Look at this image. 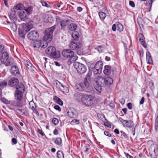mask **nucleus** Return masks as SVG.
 I'll use <instances>...</instances> for the list:
<instances>
[{
    "instance_id": "f257e3e1",
    "label": "nucleus",
    "mask_w": 158,
    "mask_h": 158,
    "mask_svg": "<svg viewBox=\"0 0 158 158\" xmlns=\"http://www.w3.org/2000/svg\"><path fill=\"white\" fill-rule=\"evenodd\" d=\"M61 54L64 57L69 58L68 63H72L77 59V56L74 54V52L69 49L64 50Z\"/></svg>"
},
{
    "instance_id": "f03ea898",
    "label": "nucleus",
    "mask_w": 158,
    "mask_h": 158,
    "mask_svg": "<svg viewBox=\"0 0 158 158\" xmlns=\"http://www.w3.org/2000/svg\"><path fill=\"white\" fill-rule=\"evenodd\" d=\"M103 68V63L101 61L97 62L94 65L93 64L89 67V70L93 71L94 74H97L101 73Z\"/></svg>"
},
{
    "instance_id": "7ed1b4c3",
    "label": "nucleus",
    "mask_w": 158,
    "mask_h": 158,
    "mask_svg": "<svg viewBox=\"0 0 158 158\" xmlns=\"http://www.w3.org/2000/svg\"><path fill=\"white\" fill-rule=\"evenodd\" d=\"M95 101L94 97L91 95H85L82 98V103L87 106H93Z\"/></svg>"
},
{
    "instance_id": "20e7f679",
    "label": "nucleus",
    "mask_w": 158,
    "mask_h": 158,
    "mask_svg": "<svg viewBox=\"0 0 158 158\" xmlns=\"http://www.w3.org/2000/svg\"><path fill=\"white\" fill-rule=\"evenodd\" d=\"M17 89L15 96L16 99L20 100L22 98V93L24 90V87L23 85L21 83H19L16 87Z\"/></svg>"
},
{
    "instance_id": "39448f33",
    "label": "nucleus",
    "mask_w": 158,
    "mask_h": 158,
    "mask_svg": "<svg viewBox=\"0 0 158 158\" xmlns=\"http://www.w3.org/2000/svg\"><path fill=\"white\" fill-rule=\"evenodd\" d=\"M91 75V72H89L87 74L86 77L84 79L83 82L78 84L82 88H87L89 87L91 84L92 81L90 76Z\"/></svg>"
},
{
    "instance_id": "423d86ee",
    "label": "nucleus",
    "mask_w": 158,
    "mask_h": 158,
    "mask_svg": "<svg viewBox=\"0 0 158 158\" xmlns=\"http://www.w3.org/2000/svg\"><path fill=\"white\" fill-rule=\"evenodd\" d=\"M74 66L78 73L80 74H84L87 70V68L85 65L81 63H75Z\"/></svg>"
},
{
    "instance_id": "0eeeda50",
    "label": "nucleus",
    "mask_w": 158,
    "mask_h": 158,
    "mask_svg": "<svg viewBox=\"0 0 158 158\" xmlns=\"http://www.w3.org/2000/svg\"><path fill=\"white\" fill-rule=\"evenodd\" d=\"M44 43H42L41 40H37L33 41L31 42V46L34 48H39L40 47L43 48H45L47 46V43L44 44Z\"/></svg>"
},
{
    "instance_id": "6e6552de",
    "label": "nucleus",
    "mask_w": 158,
    "mask_h": 158,
    "mask_svg": "<svg viewBox=\"0 0 158 158\" xmlns=\"http://www.w3.org/2000/svg\"><path fill=\"white\" fill-rule=\"evenodd\" d=\"M1 57V63H2L6 64L5 65L8 66L11 64V63L8 61V55L7 52H4L2 55Z\"/></svg>"
},
{
    "instance_id": "1a4fd4ad",
    "label": "nucleus",
    "mask_w": 158,
    "mask_h": 158,
    "mask_svg": "<svg viewBox=\"0 0 158 158\" xmlns=\"http://www.w3.org/2000/svg\"><path fill=\"white\" fill-rule=\"evenodd\" d=\"M82 44L80 42L75 41H71L69 44L70 48L73 50L78 49L82 47Z\"/></svg>"
},
{
    "instance_id": "9d476101",
    "label": "nucleus",
    "mask_w": 158,
    "mask_h": 158,
    "mask_svg": "<svg viewBox=\"0 0 158 158\" xmlns=\"http://www.w3.org/2000/svg\"><path fill=\"white\" fill-rule=\"evenodd\" d=\"M27 36L29 40H33L38 38L39 34L37 31H32L27 34Z\"/></svg>"
},
{
    "instance_id": "9b49d317",
    "label": "nucleus",
    "mask_w": 158,
    "mask_h": 158,
    "mask_svg": "<svg viewBox=\"0 0 158 158\" xmlns=\"http://www.w3.org/2000/svg\"><path fill=\"white\" fill-rule=\"evenodd\" d=\"M119 120L124 126L131 128L133 126V123L131 121H127V120H123L121 118H119Z\"/></svg>"
},
{
    "instance_id": "f8f14e48",
    "label": "nucleus",
    "mask_w": 158,
    "mask_h": 158,
    "mask_svg": "<svg viewBox=\"0 0 158 158\" xmlns=\"http://www.w3.org/2000/svg\"><path fill=\"white\" fill-rule=\"evenodd\" d=\"M56 84L57 85H58V86H57V88H59L64 94L67 93L69 92V90L67 87L64 86L58 81Z\"/></svg>"
},
{
    "instance_id": "ddd939ff",
    "label": "nucleus",
    "mask_w": 158,
    "mask_h": 158,
    "mask_svg": "<svg viewBox=\"0 0 158 158\" xmlns=\"http://www.w3.org/2000/svg\"><path fill=\"white\" fill-rule=\"evenodd\" d=\"M23 30V31L27 32L32 29L33 27V25L31 23H23L22 25Z\"/></svg>"
},
{
    "instance_id": "4468645a",
    "label": "nucleus",
    "mask_w": 158,
    "mask_h": 158,
    "mask_svg": "<svg viewBox=\"0 0 158 158\" xmlns=\"http://www.w3.org/2000/svg\"><path fill=\"white\" fill-rule=\"evenodd\" d=\"M146 59L147 63L149 64H153V60L150 53L148 51L146 52Z\"/></svg>"
},
{
    "instance_id": "2eb2a0df",
    "label": "nucleus",
    "mask_w": 158,
    "mask_h": 158,
    "mask_svg": "<svg viewBox=\"0 0 158 158\" xmlns=\"http://www.w3.org/2000/svg\"><path fill=\"white\" fill-rule=\"evenodd\" d=\"M9 28L12 31L14 32L16 31L17 29V26L16 25L15 23L13 20L11 22H9L8 24Z\"/></svg>"
},
{
    "instance_id": "dca6fc26",
    "label": "nucleus",
    "mask_w": 158,
    "mask_h": 158,
    "mask_svg": "<svg viewBox=\"0 0 158 158\" xmlns=\"http://www.w3.org/2000/svg\"><path fill=\"white\" fill-rule=\"evenodd\" d=\"M68 116L71 118L75 117L77 114V111L74 108H71L67 112Z\"/></svg>"
},
{
    "instance_id": "f3484780",
    "label": "nucleus",
    "mask_w": 158,
    "mask_h": 158,
    "mask_svg": "<svg viewBox=\"0 0 158 158\" xmlns=\"http://www.w3.org/2000/svg\"><path fill=\"white\" fill-rule=\"evenodd\" d=\"M156 147V145L154 144L149 145L148 149L150 154L152 156V155H155L156 154L155 152Z\"/></svg>"
},
{
    "instance_id": "a211bd4d",
    "label": "nucleus",
    "mask_w": 158,
    "mask_h": 158,
    "mask_svg": "<svg viewBox=\"0 0 158 158\" xmlns=\"http://www.w3.org/2000/svg\"><path fill=\"white\" fill-rule=\"evenodd\" d=\"M113 82V80L110 77H107L106 78L103 77V84L108 85H111Z\"/></svg>"
},
{
    "instance_id": "6ab92c4d",
    "label": "nucleus",
    "mask_w": 158,
    "mask_h": 158,
    "mask_svg": "<svg viewBox=\"0 0 158 158\" xmlns=\"http://www.w3.org/2000/svg\"><path fill=\"white\" fill-rule=\"evenodd\" d=\"M56 48L53 46L48 47L45 50V53L48 55L51 56L52 54L54 52Z\"/></svg>"
},
{
    "instance_id": "aec40b11",
    "label": "nucleus",
    "mask_w": 158,
    "mask_h": 158,
    "mask_svg": "<svg viewBox=\"0 0 158 158\" xmlns=\"http://www.w3.org/2000/svg\"><path fill=\"white\" fill-rule=\"evenodd\" d=\"M19 83V80L16 78L12 77L9 81V85L11 86L16 85Z\"/></svg>"
},
{
    "instance_id": "412c9836",
    "label": "nucleus",
    "mask_w": 158,
    "mask_h": 158,
    "mask_svg": "<svg viewBox=\"0 0 158 158\" xmlns=\"http://www.w3.org/2000/svg\"><path fill=\"white\" fill-rule=\"evenodd\" d=\"M10 73L13 75L17 76L19 74L18 67L15 66L12 67L10 69Z\"/></svg>"
},
{
    "instance_id": "4be33fe9",
    "label": "nucleus",
    "mask_w": 158,
    "mask_h": 158,
    "mask_svg": "<svg viewBox=\"0 0 158 158\" xmlns=\"http://www.w3.org/2000/svg\"><path fill=\"white\" fill-rule=\"evenodd\" d=\"M84 96L82 93H77L74 94V97L75 99L77 102H80L81 101L82 102V98Z\"/></svg>"
},
{
    "instance_id": "5701e85b",
    "label": "nucleus",
    "mask_w": 158,
    "mask_h": 158,
    "mask_svg": "<svg viewBox=\"0 0 158 158\" xmlns=\"http://www.w3.org/2000/svg\"><path fill=\"white\" fill-rule=\"evenodd\" d=\"M19 16L23 21H25L28 19L27 15L25 11H21L19 14Z\"/></svg>"
},
{
    "instance_id": "b1692460",
    "label": "nucleus",
    "mask_w": 158,
    "mask_h": 158,
    "mask_svg": "<svg viewBox=\"0 0 158 158\" xmlns=\"http://www.w3.org/2000/svg\"><path fill=\"white\" fill-rule=\"evenodd\" d=\"M52 35H49L46 34V35L44 36L43 38L44 41H46L45 42V44L48 42H50L52 39Z\"/></svg>"
},
{
    "instance_id": "393cba45",
    "label": "nucleus",
    "mask_w": 158,
    "mask_h": 158,
    "mask_svg": "<svg viewBox=\"0 0 158 158\" xmlns=\"http://www.w3.org/2000/svg\"><path fill=\"white\" fill-rule=\"evenodd\" d=\"M103 77L101 76H98L95 77L94 81L97 84H103Z\"/></svg>"
},
{
    "instance_id": "a878e982",
    "label": "nucleus",
    "mask_w": 158,
    "mask_h": 158,
    "mask_svg": "<svg viewBox=\"0 0 158 158\" xmlns=\"http://www.w3.org/2000/svg\"><path fill=\"white\" fill-rule=\"evenodd\" d=\"M111 67L109 65H106L104 67V73L106 75H109L110 73Z\"/></svg>"
},
{
    "instance_id": "bb28decb",
    "label": "nucleus",
    "mask_w": 158,
    "mask_h": 158,
    "mask_svg": "<svg viewBox=\"0 0 158 158\" xmlns=\"http://www.w3.org/2000/svg\"><path fill=\"white\" fill-rule=\"evenodd\" d=\"M56 26L54 25L51 27L45 30L46 34L52 35V34Z\"/></svg>"
},
{
    "instance_id": "cd10ccee",
    "label": "nucleus",
    "mask_w": 158,
    "mask_h": 158,
    "mask_svg": "<svg viewBox=\"0 0 158 158\" xmlns=\"http://www.w3.org/2000/svg\"><path fill=\"white\" fill-rule=\"evenodd\" d=\"M60 56V52L58 51H56V49L54 52H53L51 56L54 59H58L59 58Z\"/></svg>"
},
{
    "instance_id": "c85d7f7f",
    "label": "nucleus",
    "mask_w": 158,
    "mask_h": 158,
    "mask_svg": "<svg viewBox=\"0 0 158 158\" xmlns=\"http://www.w3.org/2000/svg\"><path fill=\"white\" fill-rule=\"evenodd\" d=\"M77 26L74 23H71L69 26V30L71 31H75L77 29Z\"/></svg>"
},
{
    "instance_id": "c756f323",
    "label": "nucleus",
    "mask_w": 158,
    "mask_h": 158,
    "mask_svg": "<svg viewBox=\"0 0 158 158\" xmlns=\"http://www.w3.org/2000/svg\"><path fill=\"white\" fill-rule=\"evenodd\" d=\"M54 101L60 105L62 106L63 104L62 101L57 96H54L53 98Z\"/></svg>"
},
{
    "instance_id": "7c9ffc66",
    "label": "nucleus",
    "mask_w": 158,
    "mask_h": 158,
    "mask_svg": "<svg viewBox=\"0 0 158 158\" xmlns=\"http://www.w3.org/2000/svg\"><path fill=\"white\" fill-rule=\"evenodd\" d=\"M24 7L23 5L22 4L19 3L14 7V10H23Z\"/></svg>"
},
{
    "instance_id": "2f4dec72",
    "label": "nucleus",
    "mask_w": 158,
    "mask_h": 158,
    "mask_svg": "<svg viewBox=\"0 0 158 158\" xmlns=\"http://www.w3.org/2000/svg\"><path fill=\"white\" fill-rule=\"evenodd\" d=\"M72 36L74 40H77L78 39L79 35L77 32L74 31L72 34Z\"/></svg>"
},
{
    "instance_id": "473e14b6",
    "label": "nucleus",
    "mask_w": 158,
    "mask_h": 158,
    "mask_svg": "<svg viewBox=\"0 0 158 158\" xmlns=\"http://www.w3.org/2000/svg\"><path fill=\"white\" fill-rule=\"evenodd\" d=\"M98 14L99 17L101 20H103L106 16V14L102 12H99Z\"/></svg>"
},
{
    "instance_id": "72a5a7b5",
    "label": "nucleus",
    "mask_w": 158,
    "mask_h": 158,
    "mask_svg": "<svg viewBox=\"0 0 158 158\" xmlns=\"http://www.w3.org/2000/svg\"><path fill=\"white\" fill-rule=\"evenodd\" d=\"M15 10H14V8L11 10L10 15L9 16L10 18L11 19H15V15L16 13Z\"/></svg>"
},
{
    "instance_id": "f704fd0d",
    "label": "nucleus",
    "mask_w": 158,
    "mask_h": 158,
    "mask_svg": "<svg viewBox=\"0 0 158 158\" xmlns=\"http://www.w3.org/2000/svg\"><path fill=\"white\" fill-rule=\"evenodd\" d=\"M29 105L30 107L32 110H34L35 109L36 106L35 104L33 101H31L29 102Z\"/></svg>"
},
{
    "instance_id": "c9c22d12",
    "label": "nucleus",
    "mask_w": 158,
    "mask_h": 158,
    "mask_svg": "<svg viewBox=\"0 0 158 158\" xmlns=\"http://www.w3.org/2000/svg\"><path fill=\"white\" fill-rule=\"evenodd\" d=\"M68 20H64L60 22V26L62 28H64L68 24Z\"/></svg>"
},
{
    "instance_id": "e433bc0d",
    "label": "nucleus",
    "mask_w": 158,
    "mask_h": 158,
    "mask_svg": "<svg viewBox=\"0 0 158 158\" xmlns=\"http://www.w3.org/2000/svg\"><path fill=\"white\" fill-rule=\"evenodd\" d=\"M95 49L97 50L99 53H101L103 52L105 48L103 46H98L95 48Z\"/></svg>"
},
{
    "instance_id": "4c0bfd02",
    "label": "nucleus",
    "mask_w": 158,
    "mask_h": 158,
    "mask_svg": "<svg viewBox=\"0 0 158 158\" xmlns=\"http://www.w3.org/2000/svg\"><path fill=\"white\" fill-rule=\"evenodd\" d=\"M62 142V140L60 137H58L56 138L55 141V143L58 145H60L61 144Z\"/></svg>"
},
{
    "instance_id": "58836bf2",
    "label": "nucleus",
    "mask_w": 158,
    "mask_h": 158,
    "mask_svg": "<svg viewBox=\"0 0 158 158\" xmlns=\"http://www.w3.org/2000/svg\"><path fill=\"white\" fill-rule=\"evenodd\" d=\"M24 64L26 67L28 69H30L32 66V64L27 60L25 61L24 62Z\"/></svg>"
},
{
    "instance_id": "ea45409f",
    "label": "nucleus",
    "mask_w": 158,
    "mask_h": 158,
    "mask_svg": "<svg viewBox=\"0 0 158 158\" xmlns=\"http://www.w3.org/2000/svg\"><path fill=\"white\" fill-rule=\"evenodd\" d=\"M57 155L58 158H64V154L61 151H58Z\"/></svg>"
},
{
    "instance_id": "a19ab883",
    "label": "nucleus",
    "mask_w": 158,
    "mask_h": 158,
    "mask_svg": "<svg viewBox=\"0 0 158 158\" xmlns=\"http://www.w3.org/2000/svg\"><path fill=\"white\" fill-rule=\"evenodd\" d=\"M95 89L99 92H100L102 90L101 84H97L95 87Z\"/></svg>"
},
{
    "instance_id": "79ce46f5",
    "label": "nucleus",
    "mask_w": 158,
    "mask_h": 158,
    "mask_svg": "<svg viewBox=\"0 0 158 158\" xmlns=\"http://www.w3.org/2000/svg\"><path fill=\"white\" fill-rule=\"evenodd\" d=\"M80 121L79 120L74 119L71 122L72 125H75L79 124Z\"/></svg>"
},
{
    "instance_id": "37998d69",
    "label": "nucleus",
    "mask_w": 158,
    "mask_h": 158,
    "mask_svg": "<svg viewBox=\"0 0 158 158\" xmlns=\"http://www.w3.org/2000/svg\"><path fill=\"white\" fill-rule=\"evenodd\" d=\"M138 37L139 38V41L141 44L145 42L143 39V36L142 34H139Z\"/></svg>"
},
{
    "instance_id": "c03bdc74",
    "label": "nucleus",
    "mask_w": 158,
    "mask_h": 158,
    "mask_svg": "<svg viewBox=\"0 0 158 158\" xmlns=\"http://www.w3.org/2000/svg\"><path fill=\"white\" fill-rule=\"evenodd\" d=\"M155 129L156 131L158 132V116H157L155 120Z\"/></svg>"
},
{
    "instance_id": "a18cd8bd",
    "label": "nucleus",
    "mask_w": 158,
    "mask_h": 158,
    "mask_svg": "<svg viewBox=\"0 0 158 158\" xmlns=\"http://www.w3.org/2000/svg\"><path fill=\"white\" fill-rule=\"evenodd\" d=\"M25 10V11L26 12L27 15L28 14H30V12L32 10V8L31 7H28L26 9H24Z\"/></svg>"
},
{
    "instance_id": "49530a36",
    "label": "nucleus",
    "mask_w": 158,
    "mask_h": 158,
    "mask_svg": "<svg viewBox=\"0 0 158 158\" xmlns=\"http://www.w3.org/2000/svg\"><path fill=\"white\" fill-rule=\"evenodd\" d=\"M1 101L4 103L6 104H9L10 103V101H8L6 98H1Z\"/></svg>"
},
{
    "instance_id": "de8ad7c7",
    "label": "nucleus",
    "mask_w": 158,
    "mask_h": 158,
    "mask_svg": "<svg viewBox=\"0 0 158 158\" xmlns=\"http://www.w3.org/2000/svg\"><path fill=\"white\" fill-rule=\"evenodd\" d=\"M7 85L6 81H4L1 82L0 84V87H4L6 86Z\"/></svg>"
},
{
    "instance_id": "09e8293b",
    "label": "nucleus",
    "mask_w": 158,
    "mask_h": 158,
    "mask_svg": "<svg viewBox=\"0 0 158 158\" xmlns=\"http://www.w3.org/2000/svg\"><path fill=\"white\" fill-rule=\"evenodd\" d=\"M17 112L18 114H20L23 115L25 114V113L23 111V110L22 109H18L17 110Z\"/></svg>"
},
{
    "instance_id": "8fccbe9b",
    "label": "nucleus",
    "mask_w": 158,
    "mask_h": 158,
    "mask_svg": "<svg viewBox=\"0 0 158 158\" xmlns=\"http://www.w3.org/2000/svg\"><path fill=\"white\" fill-rule=\"evenodd\" d=\"M41 3L43 6H45L47 7H49V5L45 1H41Z\"/></svg>"
},
{
    "instance_id": "3c124183",
    "label": "nucleus",
    "mask_w": 158,
    "mask_h": 158,
    "mask_svg": "<svg viewBox=\"0 0 158 158\" xmlns=\"http://www.w3.org/2000/svg\"><path fill=\"white\" fill-rule=\"evenodd\" d=\"M52 122L55 125H56L58 123L59 121L57 118H54L52 119Z\"/></svg>"
},
{
    "instance_id": "603ef678",
    "label": "nucleus",
    "mask_w": 158,
    "mask_h": 158,
    "mask_svg": "<svg viewBox=\"0 0 158 158\" xmlns=\"http://www.w3.org/2000/svg\"><path fill=\"white\" fill-rule=\"evenodd\" d=\"M149 84L150 89H154L153 82L152 81H150L149 83Z\"/></svg>"
},
{
    "instance_id": "864d4df0",
    "label": "nucleus",
    "mask_w": 158,
    "mask_h": 158,
    "mask_svg": "<svg viewBox=\"0 0 158 158\" xmlns=\"http://www.w3.org/2000/svg\"><path fill=\"white\" fill-rule=\"evenodd\" d=\"M123 25L119 23V31H121L123 30Z\"/></svg>"
},
{
    "instance_id": "5fc2aeb1",
    "label": "nucleus",
    "mask_w": 158,
    "mask_h": 158,
    "mask_svg": "<svg viewBox=\"0 0 158 158\" xmlns=\"http://www.w3.org/2000/svg\"><path fill=\"white\" fill-rule=\"evenodd\" d=\"M10 104L11 106H16V101H10Z\"/></svg>"
},
{
    "instance_id": "6e6d98bb",
    "label": "nucleus",
    "mask_w": 158,
    "mask_h": 158,
    "mask_svg": "<svg viewBox=\"0 0 158 158\" xmlns=\"http://www.w3.org/2000/svg\"><path fill=\"white\" fill-rule=\"evenodd\" d=\"M54 108L55 109L59 111H60L61 110V108H60V106L58 105H56L54 106Z\"/></svg>"
},
{
    "instance_id": "4d7b16f0",
    "label": "nucleus",
    "mask_w": 158,
    "mask_h": 158,
    "mask_svg": "<svg viewBox=\"0 0 158 158\" xmlns=\"http://www.w3.org/2000/svg\"><path fill=\"white\" fill-rule=\"evenodd\" d=\"M37 132L39 134H40L42 136L44 135V134L41 130L38 129L37 130Z\"/></svg>"
},
{
    "instance_id": "13d9d810",
    "label": "nucleus",
    "mask_w": 158,
    "mask_h": 158,
    "mask_svg": "<svg viewBox=\"0 0 158 158\" xmlns=\"http://www.w3.org/2000/svg\"><path fill=\"white\" fill-rule=\"evenodd\" d=\"M127 106L129 109H131L132 108V104L131 103H128L127 105Z\"/></svg>"
},
{
    "instance_id": "bf43d9fd",
    "label": "nucleus",
    "mask_w": 158,
    "mask_h": 158,
    "mask_svg": "<svg viewBox=\"0 0 158 158\" xmlns=\"http://www.w3.org/2000/svg\"><path fill=\"white\" fill-rule=\"evenodd\" d=\"M129 3L130 5L132 7H134L135 6V3L133 1H130Z\"/></svg>"
},
{
    "instance_id": "052dcab7",
    "label": "nucleus",
    "mask_w": 158,
    "mask_h": 158,
    "mask_svg": "<svg viewBox=\"0 0 158 158\" xmlns=\"http://www.w3.org/2000/svg\"><path fill=\"white\" fill-rule=\"evenodd\" d=\"M21 103L19 101H16V106H21Z\"/></svg>"
},
{
    "instance_id": "680f3d73",
    "label": "nucleus",
    "mask_w": 158,
    "mask_h": 158,
    "mask_svg": "<svg viewBox=\"0 0 158 158\" xmlns=\"http://www.w3.org/2000/svg\"><path fill=\"white\" fill-rule=\"evenodd\" d=\"M4 46L2 45H0V53L2 52L4 49Z\"/></svg>"
},
{
    "instance_id": "e2e57ef3",
    "label": "nucleus",
    "mask_w": 158,
    "mask_h": 158,
    "mask_svg": "<svg viewBox=\"0 0 158 158\" xmlns=\"http://www.w3.org/2000/svg\"><path fill=\"white\" fill-rule=\"evenodd\" d=\"M104 125L106 126L107 127H109V128L111 127V125L110 123H106V122L105 123Z\"/></svg>"
},
{
    "instance_id": "0e129e2a",
    "label": "nucleus",
    "mask_w": 158,
    "mask_h": 158,
    "mask_svg": "<svg viewBox=\"0 0 158 158\" xmlns=\"http://www.w3.org/2000/svg\"><path fill=\"white\" fill-rule=\"evenodd\" d=\"M121 136H123L124 138H126L127 137V136L125 132H123L122 131H121Z\"/></svg>"
},
{
    "instance_id": "69168bd1",
    "label": "nucleus",
    "mask_w": 158,
    "mask_h": 158,
    "mask_svg": "<svg viewBox=\"0 0 158 158\" xmlns=\"http://www.w3.org/2000/svg\"><path fill=\"white\" fill-rule=\"evenodd\" d=\"M104 134L105 135L109 137H110L111 136V134L110 133H109L108 132L106 131H105L104 132Z\"/></svg>"
},
{
    "instance_id": "338daca9",
    "label": "nucleus",
    "mask_w": 158,
    "mask_h": 158,
    "mask_svg": "<svg viewBox=\"0 0 158 158\" xmlns=\"http://www.w3.org/2000/svg\"><path fill=\"white\" fill-rule=\"evenodd\" d=\"M112 28L113 31H116V27L115 24H114L113 25Z\"/></svg>"
},
{
    "instance_id": "774afa93",
    "label": "nucleus",
    "mask_w": 158,
    "mask_h": 158,
    "mask_svg": "<svg viewBox=\"0 0 158 158\" xmlns=\"http://www.w3.org/2000/svg\"><path fill=\"white\" fill-rule=\"evenodd\" d=\"M125 155L127 158H133L132 157L129 155L128 153H125Z\"/></svg>"
}]
</instances>
